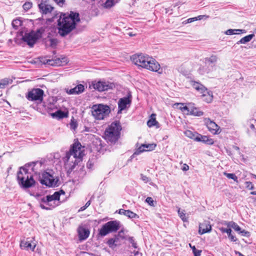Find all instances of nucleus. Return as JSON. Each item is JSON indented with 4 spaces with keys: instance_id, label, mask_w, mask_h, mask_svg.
Masks as SVG:
<instances>
[{
    "instance_id": "1a4fd4ad",
    "label": "nucleus",
    "mask_w": 256,
    "mask_h": 256,
    "mask_svg": "<svg viewBox=\"0 0 256 256\" xmlns=\"http://www.w3.org/2000/svg\"><path fill=\"white\" fill-rule=\"evenodd\" d=\"M120 228V222L116 220L110 221L102 226L99 230V234L104 236L108 234L116 232Z\"/></svg>"
},
{
    "instance_id": "dca6fc26",
    "label": "nucleus",
    "mask_w": 256,
    "mask_h": 256,
    "mask_svg": "<svg viewBox=\"0 0 256 256\" xmlns=\"http://www.w3.org/2000/svg\"><path fill=\"white\" fill-rule=\"evenodd\" d=\"M131 103V100L128 97H124L119 100L118 102V113H121L122 112L127 108V106H130Z\"/></svg>"
},
{
    "instance_id": "393cba45",
    "label": "nucleus",
    "mask_w": 256,
    "mask_h": 256,
    "mask_svg": "<svg viewBox=\"0 0 256 256\" xmlns=\"http://www.w3.org/2000/svg\"><path fill=\"white\" fill-rule=\"evenodd\" d=\"M84 90V86L82 84H80L74 88H71L68 91H67V93L70 94H78L83 92Z\"/></svg>"
},
{
    "instance_id": "7ed1b4c3",
    "label": "nucleus",
    "mask_w": 256,
    "mask_h": 256,
    "mask_svg": "<svg viewBox=\"0 0 256 256\" xmlns=\"http://www.w3.org/2000/svg\"><path fill=\"white\" fill-rule=\"evenodd\" d=\"M80 20L78 13L71 12L70 14H61L58 21V33L65 36L75 28L76 22Z\"/></svg>"
},
{
    "instance_id": "49530a36",
    "label": "nucleus",
    "mask_w": 256,
    "mask_h": 256,
    "mask_svg": "<svg viewBox=\"0 0 256 256\" xmlns=\"http://www.w3.org/2000/svg\"><path fill=\"white\" fill-rule=\"evenodd\" d=\"M238 234H241V236H250V232H248V231H246L244 230H242L240 229V231L238 232Z\"/></svg>"
},
{
    "instance_id": "e433bc0d",
    "label": "nucleus",
    "mask_w": 256,
    "mask_h": 256,
    "mask_svg": "<svg viewBox=\"0 0 256 256\" xmlns=\"http://www.w3.org/2000/svg\"><path fill=\"white\" fill-rule=\"evenodd\" d=\"M118 238L116 237L115 238H112L108 240L107 242V244L110 248H114L116 246V242H118Z\"/></svg>"
},
{
    "instance_id": "9b49d317",
    "label": "nucleus",
    "mask_w": 256,
    "mask_h": 256,
    "mask_svg": "<svg viewBox=\"0 0 256 256\" xmlns=\"http://www.w3.org/2000/svg\"><path fill=\"white\" fill-rule=\"evenodd\" d=\"M41 34L40 30L36 32L32 31L29 33H26L22 36V40L30 47H32L37 40L41 37Z\"/></svg>"
},
{
    "instance_id": "ddd939ff",
    "label": "nucleus",
    "mask_w": 256,
    "mask_h": 256,
    "mask_svg": "<svg viewBox=\"0 0 256 256\" xmlns=\"http://www.w3.org/2000/svg\"><path fill=\"white\" fill-rule=\"evenodd\" d=\"M44 94V90L40 88H33L28 92L26 97L27 99L31 101H38L42 102Z\"/></svg>"
},
{
    "instance_id": "6e6552de",
    "label": "nucleus",
    "mask_w": 256,
    "mask_h": 256,
    "mask_svg": "<svg viewBox=\"0 0 256 256\" xmlns=\"http://www.w3.org/2000/svg\"><path fill=\"white\" fill-rule=\"evenodd\" d=\"M110 108L103 104L94 105L92 108V113L96 120H103L110 113Z\"/></svg>"
},
{
    "instance_id": "bf43d9fd",
    "label": "nucleus",
    "mask_w": 256,
    "mask_h": 256,
    "mask_svg": "<svg viewBox=\"0 0 256 256\" xmlns=\"http://www.w3.org/2000/svg\"><path fill=\"white\" fill-rule=\"evenodd\" d=\"M86 208H85V206H83L82 207L80 208V210H79V211H82V210H86Z\"/></svg>"
},
{
    "instance_id": "f3484780",
    "label": "nucleus",
    "mask_w": 256,
    "mask_h": 256,
    "mask_svg": "<svg viewBox=\"0 0 256 256\" xmlns=\"http://www.w3.org/2000/svg\"><path fill=\"white\" fill-rule=\"evenodd\" d=\"M156 147L154 144H142L134 152V155H138L144 151H150L154 150Z\"/></svg>"
},
{
    "instance_id": "864d4df0",
    "label": "nucleus",
    "mask_w": 256,
    "mask_h": 256,
    "mask_svg": "<svg viewBox=\"0 0 256 256\" xmlns=\"http://www.w3.org/2000/svg\"><path fill=\"white\" fill-rule=\"evenodd\" d=\"M198 20V18L196 17H194V18H190L188 19L187 20V22L188 23H190V22H192L195 20Z\"/></svg>"
},
{
    "instance_id": "bb28decb",
    "label": "nucleus",
    "mask_w": 256,
    "mask_h": 256,
    "mask_svg": "<svg viewBox=\"0 0 256 256\" xmlns=\"http://www.w3.org/2000/svg\"><path fill=\"white\" fill-rule=\"evenodd\" d=\"M50 114L53 118H56L58 119H61L68 116V112L61 110H58L55 112L52 113Z\"/></svg>"
},
{
    "instance_id": "37998d69",
    "label": "nucleus",
    "mask_w": 256,
    "mask_h": 256,
    "mask_svg": "<svg viewBox=\"0 0 256 256\" xmlns=\"http://www.w3.org/2000/svg\"><path fill=\"white\" fill-rule=\"evenodd\" d=\"M12 24L14 28L17 29L18 26L21 24V21L19 20H14Z\"/></svg>"
},
{
    "instance_id": "2f4dec72",
    "label": "nucleus",
    "mask_w": 256,
    "mask_h": 256,
    "mask_svg": "<svg viewBox=\"0 0 256 256\" xmlns=\"http://www.w3.org/2000/svg\"><path fill=\"white\" fill-rule=\"evenodd\" d=\"M245 32H246V30H244L229 29L225 32V34L227 35H232V34H240V33H245Z\"/></svg>"
},
{
    "instance_id": "603ef678",
    "label": "nucleus",
    "mask_w": 256,
    "mask_h": 256,
    "mask_svg": "<svg viewBox=\"0 0 256 256\" xmlns=\"http://www.w3.org/2000/svg\"><path fill=\"white\" fill-rule=\"evenodd\" d=\"M55 2L58 4L60 6H62L64 2V0H53Z\"/></svg>"
},
{
    "instance_id": "09e8293b",
    "label": "nucleus",
    "mask_w": 256,
    "mask_h": 256,
    "mask_svg": "<svg viewBox=\"0 0 256 256\" xmlns=\"http://www.w3.org/2000/svg\"><path fill=\"white\" fill-rule=\"evenodd\" d=\"M141 176V179L142 180H143L144 182L147 183L150 181V178L144 175L143 174H140Z\"/></svg>"
},
{
    "instance_id": "c85d7f7f",
    "label": "nucleus",
    "mask_w": 256,
    "mask_h": 256,
    "mask_svg": "<svg viewBox=\"0 0 256 256\" xmlns=\"http://www.w3.org/2000/svg\"><path fill=\"white\" fill-rule=\"evenodd\" d=\"M156 114H151L150 119L147 122V124L149 127L158 125V122L156 120Z\"/></svg>"
},
{
    "instance_id": "4c0bfd02",
    "label": "nucleus",
    "mask_w": 256,
    "mask_h": 256,
    "mask_svg": "<svg viewBox=\"0 0 256 256\" xmlns=\"http://www.w3.org/2000/svg\"><path fill=\"white\" fill-rule=\"evenodd\" d=\"M114 4V0H106L104 4V6L106 8H110Z\"/></svg>"
},
{
    "instance_id": "4d7b16f0",
    "label": "nucleus",
    "mask_w": 256,
    "mask_h": 256,
    "mask_svg": "<svg viewBox=\"0 0 256 256\" xmlns=\"http://www.w3.org/2000/svg\"><path fill=\"white\" fill-rule=\"evenodd\" d=\"M90 204V200H88V202H87L86 204L84 205L85 206V208H88V206H89Z\"/></svg>"
},
{
    "instance_id": "a18cd8bd",
    "label": "nucleus",
    "mask_w": 256,
    "mask_h": 256,
    "mask_svg": "<svg viewBox=\"0 0 256 256\" xmlns=\"http://www.w3.org/2000/svg\"><path fill=\"white\" fill-rule=\"evenodd\" d=\"M146 202L150 206H154V201L151 197H148L146 200Z\"/></svg>"
},
{
    "instance_id": "6ab92c4d",
    "label": "nucleus",
    "mask_w": 256,
    "mask_h": 256,
    "mask_svg": "<svg viewBox=\"0 0 256 256\" xmlns=\"http://www.w3.org/2000/svg\"><path fill=\"white\" fill-rule=\"evenodd\" d=\"M20 246L22 248L26 250H30L32 251H34L36 246V244L35 242H32L31 240H28V238L26 240L22 241Z\"/></svg>"
},
{
    "instance_id": "4be33fe9",
    "label": "nucleus",
    "mask_w": 256,
    "mask_h": 256,
    "mask_svg": "<svg viewBox=\"0 0 256 256\" xmlns=\"http://www.w3.org/2000/svg\"><path fill=\"white\" fill-rule=\"evenodd\" d=\"M212 227L210 223L208 221H205L200 224L199 233L201 234L208 232L211 230Z\"/></svg>"
},
{
    "instance_id": "5fc2aeb1",
    "label": "nucleus",
    "mask_w": 256,
    "mask_h": 256,
    "mask_svg": "<svg viewBox=\"0 0 256 256\" xmlns=\"http://www.w3.org/2000/svg\"><path fill=\"white\" fill-rule=\"evenodd\" d=\"M189 169V166L186 164H184L182 168V170L183 171H187Z\"/></svg>"
},
{
    "instance_id": "69168bd1",
    "label": "nucleus",
    "mask_w": 256,
    "mask_h": 256,
    "mask_svg": "<svg viewBox=\"0 0 256 256\" xmlns=\"http://www.w3.org/2000/svg\"><path fill=\"white\" fill-rule=\"evenodd\" d=\"M250 128L252 129H254V126L253 124H251L250 126Z\"/></svg>"
},
{
    "instance_id": "0eeeda50",
    "label": "nucleus",
    "mask_w": 256,
    "mask_h": 256,
    "mask_svg": "<svg viewBox=\"0 0 256 256\" xmlns=\"http://www.w3.org/2000/svg\"><path fill=\"white\" fill-rule=\"evenodd\" d=\"M122 127L119 122H114L111 124L104 132L106 138L112 142H116L120 138Z\"/></svg>"
},
{
    "instance_id": "c03bdc74",
    "label": "nucleus",
    "mask_w": 256,
    "mask_h": 256,
    "mask_svg": "<svg viewBox=\"0 0 256 256\" xmlns=\"http://www.w3.org/2000/svg\"><path fill=\"white\" fill-rule=\"evenodd\" d=\"M246 188L250 190H252L254 188V184L250 182H245Z\"/></svg>"
},
{
    "instance_id": "473e14b6",
    "label": "nucleus",
    "mask_w": 256,
    "mask_h": 256,
    "mask_svg": "<svg viewBox=\"0 0 256 256\" xmlns=\"http://www.w3.org/2000/svg\"><path fill=\"white\" fill-rule=\"evenodd\" d=\"M12 80L8 78H4L0 81V88H4L8 85L11 84Z\"/></svg>"
},
{
    "instance_id": "f704fd0d",
    "label": "nucleus",
    "mask_w": 256,
    "mask_h": 256,
    "mask_svg": "<svg viewBox=\"0 0 256 256\" xmlns=\"http://www.w3.org/2000/svg\"><path fill=\"white\" fill-rule=\"evenodd\" d=\"M190 104L191 103L188 104V106H184V104L183 103H177L176 104L178 106H180L179 109L182 112L186 111L187 114H188L190 109Z\"/></svg>"
},
{
    "instance_id": "052dcab7",
    "label": "nucleus",
    "mask_w": 256,
    "mask_h": 256,
    "mask_svg": "<svg viewBox=\"0 0 256 256\" xmlns=\"http://www.w3.org/2000/svg\"><path fill=\"white\" fill-rule=\"evenodd\" d=\"M234 150H236L238 151H239V150H240V148L238 146H234Z\"/></svg>"
},
{
    "instance_id": "3c124183",
    "label": "nucleus",
    "mask_w": 256,
    "mask_h": 256,
    "mask_svg": "<svg viewBox=\"0 0 256 256\" xmlns=\"http://www.w3.org/2000/svg\"><path fill=\"white\" fill-rule=\"evenodd\" d=\"M57 44V40L56 39H50V46L54 48Z\"/></svg>"
},
{
    "instance_id": "4468645a",
    "label": "nucleus",
    "mask_w": 256,
    "mask_h": 256,
    "mask_svg": "<svg viewBox=\"0 0 256 256\" xmlns=\"http://www.w3.org/2000/svg\"><path fill=\"white\" fill-rule=\"evenodd\" d=\"M38 4L39 12L42 15L51 14L54 10V8L49 4L48 0H38Z\"/></svg>"
},
{
    "instance_id": "c756f323",
    "label": "nucleus",
    "mask_w": 256,
    "mask_h": 256,
    "mask_svg": "<svg viewBox=\"0 0 256 256\" xmlns=\"http://www.w3.org/2000/svg\"><path fill=\"white\" fill-rule=\"evenodd\" d=\"M225 224H226L228 227L230 228H233L234 230L237 232L238 233L240 231L241 228L238 225V224L234 222H225Z\"/></svg>"
},
{
    "instance_id": "a211bd4d",
    "label": "nucleus",
    "mask_w": 256,
    "mask_h": 256,
    "mask_svg": "<svg viewBox=\"0 0 256 256\" xmlns=\"http://www.w3.org/2000/svg\"><path fill=\"white\" fill-rule=\"evenodd\" d=\"M205 124L208 130L213 134L220 133L218 132L220 127L210 118L205 120Z\"/></svg>"
},
{
    "instance_id": "79ce46f5",
    "label": "nucleus",
    "mask_w": 256,
    "mask_h": 256,
    "mask_svg": "<svg viewBox=\"0 0 256 256\" xmlns=\"http://www.w3.org/2000/svg\"><path fill=\"white\" fill-rule=\"evenodd\" d=\"M32 6V4L30 2H26L23 4V8L25 10H29Z\"/></svg>"
},
{
    "instance_id": "6e6d98bb",
    "label": "nucleus",
    "mask_w": 256,
    "mask_h": 256,
    "mask_svg": "<svg viewBox=\"0 0 256 256\" xmlns=\"http://www.w3.org/2000/svg\"><path fill=\"white\" fill-rule=\"evenodd\" d=\"M199 71H200V72L202 74H204L205 72H206V73L208 72V70H202V69L200 68H199Z\"/></svg>"
},
{
    "instance_id": "f8f14e48",
    "label": "nucleus",
    "mask_w": 256,
    "mask_h": 256,
    "mask_svg": "<svg viewBox=\"0 0 256 256\" xmlns=\"http://www.w3.org/2000/svg\"><path fill=\"white\" fill-rule=\"evenodd\" d=\"M192 85L194 89L202 94L203 96H206L204 100L207 102H210L212 100V92H208L206 88L202 84L196 82H192Z\"/></svg>"
},
{
    "instance_id": "39448f33",
    "label": "nucleus",
    "mask_w": 256,
    "mask_h": 256,
    "mask_svg": "<svg viewBox=\"0 0 256 256\" xmlns=\"http://www.w3.org/2000/svg\"><path fill=\"white\" fill-rule=\"evenodd\" d=\"M65 194L63 190L56 192L52 195L46 196L40 200V207L44 210H50L58 206L60 204V194Z\"/></svg>"
},
{
    "instance_id": "cd10ccee",
    "label": "nucleus",
    "mask_w": 256,
    "mask_h": 256,
    "mask_svg": "<svg viewBox=\"0 0 256 256\" xmlns=\"http://www.w3.org/2000/svg\"><path fill=\"white\" fill-rule=\"evenodd\" d=\"M220 230L222 232L226 233L228 235V238L232 242H234L237 240L236 237L232 234V230L230 228H221Z\"/></svg>"
},
{
    "instance_id": "0e129e2a",
    "label": "nucleus",
    "mask_w": 256,
    "mask_h": 256,
    "mask_svg": "<svg viewBox=\"0 0 256 256\" xmlns=\"http://www.w3.org/2000/svg\"><path fill=\"white\" fill-rule=\"evenodd\" d=\"M92 164L90 163V162H88V164H87V166L88 168H90V166H91Z\"/></svg>"
},
{
    "instance_id": "e2e57ef3",
    "label": "nucleus",
    "mask_w": 256,
    "mask_h": 256,
    "mask_svg": "<svg viewBox=\"0 0 256 256\" xmlns=\"http://www.w3.org/2000/svg\"><path fill=\"white\" fill-rule=\"evenodd\" d=\"M250 194L252 195H256V191H252L250 192Z\"/></svg>"
},
{
    "instance_id": "a19ab883",
    "label": "nucleus",
    "mask_w": 256,
    "mask_h": 256,
    "mask_svg": "<svg viewBox=\"0 0 256 256\" xmlns=\"http://www.w3.org/2000/svg\"><path fill=\"white\" fill-rule=\"evenodd\" d=\"M224 174L228 178L232 179L235 182H236L238 180V177L234 174H229V173L224 172Z\"/></svg>"
},
{
    "instance_id": "c9c22d12",
    "label": "nucleus",
    "mask_w": 256,
    "mask_h": 256,
    "mask_svg": "<svg viewBox=\"0 0 256 256\" xmlns=\"http://www.w3.org/2000/svg\"><path fill=\"white\" fill-rule=\"evenodd\" d=\"M184 134H185L186 136L187 137L190 138L192 139H194L195 140H196V138L197 136V135L198 134V133L196 132H193L190 130H186V131H185Z\"/></svg>"
},
{
    "instance_id": "680f3d73",
    "label": "nucleus",
    "mask_w": 256,
    "mask_h": 256,
    "mask_svg": "<svg viewBox=\"0 0 256 256\" xmlns=\"http://www.w3.org/2000/svg\"><path fill=\"white\" fill-rule=\"evenodd\" d=\"M83 169H84V166H82L80 168V170L82 171V172L84 173V174H85V172L83 170Z\"/></svg>"
},
{
    "instance_id": "72a5a7b5",
    "label": "nucleus",
    "mask_w": 256,
    "mask_h": 256,
    "mask_svg": "<svg viewBox=\"0 0 256 256\" xmlns=\"http://www.w3.org/2000/svg\"><path fill=\"white\" fill-rule=\"evenodd\" d=\"M254 36V34H250L242 38H241L238 42V44H246L248 42H249L251 40Z\"/></svg>"
},
{
    "instance_id": "f03ea898",
    "label": "nucleus",
    "mask_w": 256,
    "mask_h": 256,
    "mask_svg": "<svg viewBox=\"0 0 256 256\" xmlns=\"http://www.w3.org/2000/svg\"><path fill=\"white\" fill-rule=\"evenodd\" d=\"M84 154L80 142H74L64 158V168L68 176L82 161Z\"/></svg>"
},
{
    "instance_id": "ea45409f",
    "label": "nucleus",
    "mask_w": 256,
    "mask_h": 256,
    "mask_svg": "<svg viewBox=\"0 0 256 256\" xmlns=\"http://www.w3.org/2000/svg\"><path fill=\"white\" fill-rule=\"evenodd\" d=\"M190 247L192 248V252L194 254V256H200L202 250H197L195 246H192L191 244H190Z\"/></svg>"
},
{
    "instance_id": "412c9836",
    "label": "nucleus",
    "mask_w": 256,
    "mask_h": 256,
    "mask_svg": "<svg viewBox=\"0 0 256 256\" xmlns=\"http://www.w3.org/2000/svg\"><path fill=\"white\" fill-rule=\"evenodd\" d=\"M40 61L44 64H48L52 66H61L62 63V60L59 58L51 60L42 58Z\"/></svg>"
},
{
    "instance_id": "2eb2a0df",
    "label": "nucleus",
    "mask_w": 256,
    "mask_h": 256,
    "mask_svg": "<svg viewBox=\"0 0 256 256\" xmlns=\"http://www.w3.org/2000/svg\"><path fill=\"white\" fill-rule=\"evenodd\" d=\"M92 85L94 88L99 92L108 90L112 89L114 87V84L113 83L105 81L95 82L92 83Z\"/></svg>"
},
{
    "instance_id": "5701e85b",
    "label": "nucleus",
    "mask_w": 256,
    "mask_h": 256,
    "mask_svg": "<svg viewBox=\"0 0 256 256\" xmlns=\"http://www.w3.org/2000/svg\"><path fill=\"white\" fill-rule=\"evenodd\" d=\"M196 141L202 142L204 144L210 145L212 144L214 142V141L212 139L210 138L208 136H202L200 134L197 135V136L196 138Z\"/></svg>"
},
{
    "instance_id": "aec40b11",
    "label": "nucleus",
    "mask_w": 256,
    "mask_h": 256,
    "mask_svg": "<svg viewBox=\"0 0 256 256\" xmlns=\"http://www.w3.org/2000/svg\"><path fill=\"white\" fill-rule=\"evenodd\" d=\"M78 236L80 240H86L90 235V230L82 226H80L78 228Z\"/></svg>"
},
{
    "instance_id": "9d476101",
    "label": "nucleus",
    "mask_w": 256,
    "mask_h": 256,
    "mask_svg": "<svg viewBox=\"0 0 256 256\" xmlns=\"http://www.w3.org/2000/svg\"><path fill=\"white\" fill-rule=\"evenodd\" d=\"M120 228V222L116 220L110 221L102 226L99 230V234L104 236L108 234L116 232Z\"/></svg>"
},
{
    "instance_id": "f257e3e1",
    "label": "nucleus",
    "mask_w": 256,
    "mask_h": 256,
    "mask_svg": "<svg viewBox=\"0 0 256 256\" xmlns=\"http://www.w3.org/2000/svg\"><path fill=\"white\" fill-rule=\"evenodd\" d=\"M42 166L40 162H32L26 164L20 168L17 174V180L19 185L24 188H27L35 184L33 173L36 174Z\"/></svg>"
},
{
    "instance_id": "8fccbe9b",
    "label": "nucleus",
    "mask_w": 256,
    "mask_h": 256,
    "mask_svg": "<svg viewBox=\"0 0 256 256\" xmlns=\"http://www.w3.org/2000/svg\"><path fill=\"white\" fill-rule=\"evenodd\" d=\"M128 240L134 248H136V243L134 242V240L132 237H130L128 238Z\"/></svg>"
},
{
    "instance_id": "20e7f679",
    "label": "nucleus",
    "mask_w": 256,
    "mask_h": 256,
    "mask_svg": "<svg viewBox=\"0 0 256 256\" xmlns=\"http://www.w3.org/2000/svg\"><path fill=\"white\" fill-rule=\"evenodd\" d=\"M131 60L136 66L152 72H158L160 68L159 63L154 58L142 54H136L131 56Z\"/></svg>"
},
{
    "instance_id": "774afa93",
    "label": "nucleus",
    "mask_w": 256,
    "mask_h": 256,
    "mask_svg": "<svg viewBox=\"0 0 256 256\" xmlns=\"http://www.w3.org/2000/svg\"><path fill=\"white\" fill-rule=\"evenodd\" d=\"M201 16H198V20H200V19H201V18H200V17H201Z\"/></svg>"
},
{
    "instance_id": "423d86ee",
    "label": "nucleus",
    "mask_w": 256,
    "mask_h": 256,
    "mask_svg": "<svg viewBox=\"0 0 256 256\" xmlns=\"http://www.w3.org/2000/svg\"><path fill=\"white\" fill-rule=\"evenodd\" d=\"M39 180L41 184L50 188L58 186L59 178L52 170L43 172Z\"/></svg>"
},
{
    "instance_id": "de8ad7c7",
    "label": "nucleus",
    "mask_w": 256,
    "mask_h": 256,
    "mask_svg": "<svg viewBox=\"0 0 256 256\" xmlns=\"http://www.w3.org/2000/svg\"><path fill=\"white\" fill-rule=\"evenodd\" d=\"M70 126L71 129L75 130L78 126V124H77L76 122H75L74 120H72L70 124Z\"/></svg>"
},
{
    "instance_id": "58836bf2",
    "label": "nucleus",
    "mask_w": 256,
    "mask_h": 256,
    "mask_svg": "<svg viewBox=\"0 0 256 256\" xmlns=\"http://www.w3.org/2000/svg\"><path fill=\"white\" fill-rule=\"evenodd\" d=\"M178 214L180 218L184 221L186 222L187 221V218L186 216V214L184 210H180V209L179 208L178 210Z\"/></svg>"
},
{
    "instance_id": "b1692460",
    "label": "nucleus",
    "mask_w": 256,
    "mask_h": 256,
    "mask_svg": "<svg viewBox=\"0 0 256 256\" xmlns=\"http://www.w3.org/2000/svg\"><path fill=\"white\" fill-rule=\"evenodd\" d=\"M118 213L120 214L126 216L130 218H139V216L138 214L130 210H125L122 208L119 210Z\"/></svg>"
},
{
    "instance_id": "338daca9",
    "label": "nucleus",
    "mask_w": 256,
    "mask_h": 256,
    "mask_svg": "<svg viewBox=\"0 0 256 256\" xmlns=\"http://www.w3.org/2000/svg\"><path fill=\"white\" fill-rule=\"evenodd\" d=\"M252 178H254L256 179V174H252Z\"/></svg>"
},
{
    "instance_id": "13d9d810",
    "label": "nucleus",
    "mask_w": 256,
    "mask_h": 256,
    "mask_svg": "<svg viewBox=\"0 0 256 256\" xmlns=\"http://www.w3.org/2000/svg\"><path fill=\"white\" fill-rule=\"evenodd\" d=\"M128 36H136V34H133L132 32H128Z\"/></svg>"
},
{
    "instance_id": "7c9ffc66",
    "label": "nucleus",
    "mask_w": 256,
    "mask_h": 256,
    "mask_svg": "<svg viewBox=\"0 0 256 256\" xmlns=\"http://www.w3.org/2000/svg\"><path fill=\"white\" fill-rule=\"evenodd\" d=\"M218 58L216 55H212L210 57L206 58H204V62L206 64H214L216 62Z\"/></svg>"
},
{
    "instance_id": "a878e982",
    "label": "nucleus",
    "mask_w": 256,
    "mask_h": 256,
    "mask_svg": "<svg viewBox=\"0 0 256 256\" xmlns=\"http://www.w3.org/2000/svg\"><path fill=\"white\" fill-rule=\"evenodd\" d=\"M189 114L194 116H200L203 115L202 112L200 110L199 108L194 106V104H190V108L189 110Z\"/></svg>"
}]
</instances>
